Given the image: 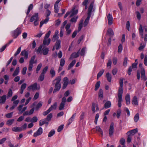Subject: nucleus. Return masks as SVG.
<instances>
[{
	"label": "nucleus",
	"instance_id": "f257e3e1",
	"mask_svg": "<svg viewBox=\"0 0 147 147\" xmlns=\"http://www.w3.org/2000/svg\"><path fill=\"white\" fill-rule=\"evenodd\" d=\"M124 80L123 78H121L119 81L120 87L119 88L118 94V105L119 107H121V102L122 101V95L123 93V87Z\"/></svg>",
	"mask_w": 147,
	"mask_h": 147
},
{
	"label": "nucleus",
	"instance_id": "f03ea898",
	"mask_svg": "<svg viewBox=\"0 0 147 147\" xmlns=\"http://www.w3.org/2000/svg\"><path fill=\"white\" fill-rule=\"evenodd\" d=\"M61 80V77L60 76H59L57 77L53 81L52 84H55V88L53 91L54 93L59 91L61 87V84L60 83Z\"/></svg>",
	"mask_w": 147,
	"mask_h": 147
},
{
	"label": "nucleus",
	"instance_id": "7ed1b4c3",
	"mask_svg": "<svg viewBox=\"0 0 147 147\" xmlns=\"http://www.w3.org/2000/svg\"><path fill=\"white\" fill-rule=\"evenodd\" d=\"M39 20L38 14V13H35L31 17L30 21L31 22H34V25L36 26L39 24Z\"/></svg>",
	"mask_w": 147,
	"mask_h": 147
},
{
	"label": "nucleus",
	"instance_id": "20e7f679",
	"mask_svg": "<svg viewBox=\"0 0 147 147\" xmlns=\"http://www.w3.org/2000/svg\"><path fill=\"white\" fill-rule=\"evenodd\" d=\"M22 30L20 28H17L16 29L12 32V36L16 38L21 34Z\"/></svg>",
	"mask_w": 147,
	"mask_h": 147
},
{
	"label": "nucleus",
	"instance_id": "39448f33",
	"mask_svg": "<svg viewBox=\"0 0 147 147\" xmlns=\"http://www.w3.org/2000/svg\"><path fill=\"white\" fill-rule=\"evenodd\" d=\"M94 4V2L93 1L91 3L89 7L88 12V16L90 17L92 15V12L94 11V9L93 8Z\"/></svg>",
	"mask_w": 147,
	"mask_h": 147
},
{
	"label": "nucleus",
	"instance_id": "423d86ee",
	"mask_svg": "<svg viewBox=\"0 0 147 147\" xmlns=\"http://www.w3.org/2000/svg\"><path fill=\"white\" fill-rule=\"evenodd\" d=\"M66 101V98L65 97H63L61 100V102L60 103L59 107V109L60 110H61L63 109L65 102Z\"/></svg>",
	"mask_w": 147,
	"mask_h": 147
},
{
	"label": "nucleus",
	"instance_id": "0eeeda50",
	"mask_svg": "<svg viewBox=\"0 0 147 147\" xmlns=\"http://www.w3.org/2000/svg\"><path fill=\"white\" fill-rule=\"evenodd\" d=\"M71 26V24L68 23L65 26V28L66 32V34L67 35H69L72 32V30L70 29Z\"/></svg>",
	"mask_w": 147,
	"mask_h": 147
},
{
	"label": "nucleus",
	"instance_id": "6e6552de",
	"mask_svg": "<svg viewBox=\"0 0 147 147\" xmlns=\"http://www.w3.org/2000/svg\"><path fill=\"white\" fill-rule=\"evenodd\" d=\"M114 133V123H111L109 129V133L110 137H111L112 136L113 133Z\"/></svg>",
	"mask_w": 147,
	"mask_h": 147
},
{
	"label": "nucleus",
	"instance_id": "1a4fd4ad",
	"mask_svg": "<svg viewBox=\"0 0 147 147\" xmlns=\"http://www.w3.org/2000/svg\"><path fill=\"white\" fill-rule=\"evenodd\" d=\"M37 83H35L33 84H32L28 87L27 89L29 90H34L37 89Z\"/></svg>",
	"mask_w": 147,
	"mask_h": 147
},
{
	"label": "nucleus",
	"instance_id": "9d476101",
	"mask_svg": "<svg viewBox=\"0 0 147 147\" xmlns=\"http://www.w3.org/2000/svg\"><path fill=\"white\" fill-rule=\"evenodd\" d=\"M42 129L41 127H40L37 131L34 134L33 136L34 137H36L41 135L42 133Z\"/></svg>",
	"mask_w": 147,
	"mask_h": 147
},
{
	"label": "nucleus",
	"instance_id": "9b49d317",
	"mask_svg": "<svg viewBox=\"0 0 147 147\" xmlns=\"http://www.w3.org/2000/svg\"><path fill=\"white\" fill-rule=\"evenodd\" d=\"M23 105H20L18 107L17 109L19 111V113L22 114L23 112H24L27 109V107H24L23 108H22Z\"/></svg>",
	"mask_w": 147,
	"mask_h": 147
},
{
	"label": "nucleus",
	"instance_id": "f8f14e48",
	"mask_svg": "<svg viewBox=\"0 0 147 147\" xmlns=\"http://www.w3.org/2000/svg\"><path fill=\"white\" fill-rule=\"evenodd\" d=\"M63 84L62 86L63 89H65L69 83V80L67 77H65L63 79Z\"/></svg>",
	"mask_w": 147,
	"mask_h": 147
},
{
	"label": "nucleus",
	"instance_id": "ddd939ff",
	"mask_svg": "<svg viewBox=\"0 0 147 147\" xmlns=\"http://www.w3.org/2000/svg\"><path fill=\"white\" fill-rule=\"evenodd\" d=\"M61 1V0H57L55 3L54 6V12L57 13L59 11L58 4Z\"/></svg>",
	"mask_w": 147,
	"mask_h": 147
},
{
	"label": "nucleus",
	"instance_id": "4468645a",
	"mask_svg": "<svg viewBox=\"0 0 147 147\" xmlns=\"http://www.w3.org/2000/svg\"><path fill=\"white\" fill-rule=\"evenodd\" d=\"M75 7H73L71 10L70 12V15L69 17L71 18L74 15L77 14L78 13V10H75Z\"/></svg>",
	"mask_w": 147,
	"mask_h": 147
},
{
	"label": "nucleus",
	"instance_id": "2eb2a0df",
	"mask_svg": "<svg viewBox=\"0 0 147 147\" xmlns=\"http://www.w3.org/2000/svg\"><path fill=\"white\" fill-rule=\"evenodd\" d=\"M107 18L108 20V24L111 25L113 23V18L112 15L110 13H109L107 16Z\"/></svg>",
	"mask_w": 147,
	"mask_h": 147
},
{
	"label": "nucleus",
	"instance_id": "dca6fc26",
	"mask_svg": "<svg viewBox=\"0 0 147 147\" xmlns=\"http://www.w3.org/2000/svg\"><path fill=\"white\" fill-rule=\"evenodd\" d=\"M34 111V108H32L30 111H26L24 112L23 114V116L30 115L32 114Z\"/></svg>",
	"mask_w": 147,
	"mask_h": 147
},
{
	"label": "nucleus",
	"instance_id": "f3484780",
	"mask_svg": "<svg viewBox=\"0 0 147 147\" xmlns=\"http://www.w3.org/2000/svg\"><path fill=\"white\" fill-rule=\"evenodd\" d=\"M58 33H59V31L58 30H56L55 31V34L53 36V37L52 38V40L53 42H55L59 38L58 37Z\"/></svg>",
	"mask_w": 147,
	"mask_h": 147
},
{
	"label": "nucleus",
	"instance_id": "a211bd4d",
	"mask_svg": "<svg viewBox=\"0 0 147 147\" xmlns=\"http://www.w3.org/2000/svg\"><path fill=\"white\" fill-rule=\"evenodd\" d=\"M20 55L24 56L25 59H26L28 58V52L26 50H24L22 51Z\"/></svg>",
	"mask_w": 147,
	"mask_h": 147
},
{
	"label": "nucleus",
	"instance_id": "6ab92c4d",
	"mask_svg": "<svg viewBox=\"0 0 147 147\" xmlns=\"http://www.w3.org/2000/svg\"><path fill=\"white\" fill-rule=\"evenodd\" d=\"M49 51V49L47 47H44L42 48V53L43 55H47Z\"/></svg>",
	"mask_w": 147,
	"mask_h": 147
},
{
	"label": "nucleus",
	"instance_id": "aec40b11",
	"mask_svg": "<svg viewBox=\"0 0 147 147\" xmlns=\"http://www.w3.org/2000/svg\"><path fill=\"white\" fill-rule=\"evenodd\" d=\"M137 132L138 129L136 128L127 132V135H129V134L131 136L134 135Z\"/></svg>",
	"mask_w": 147,
	"mask_h": 147
},
{
	"label": "nucleus",
	"instance_id": "412c9836",
	"mask_svg": "<svg viewBox=\"0 0 147 147\" xmlns=\"http://www.w3.org/2000/svg\"><path fill=\"white\" fill-rule=\"evenodd\" d=\"M79 54V51L77 53H73L70 56V59H72L74 58H75L78 57Z\"/></svg>",
	"mask_w": 147,
	"mask_h": 147
},
{
	"label": "nucleus",
	"instance_id": "4be33fe9",
	"mask_svg": "<svg viewBox=\"0 0 147 147\" xmlns=\"http://www.w3.org/2000/svg\"><path fill=\"white\" fill-rule=\"evenodd\" d=\"M51 41V39L50 38L48 39L44 38L43 44L44 45L48 46L50 44Z\"/></svg>",
	"mask_w": 147,
	"mask_h": 147
},
{
	"label": "nucleus",
	"instance_id": "5701e85b",
	"mask_svg": "<svg viewBox=\"0 0 147 147\" xmlns=\"http://www.w3.org/2000/svg\"><path fill=\"white\" fill-rule=\"evenodd\" d=\"M0 104H4L6 99V96L5 95H4L0 97Z\"/></svg>",
	"mask_w": 147,
	"mask_h": 147
},
{
	"label": "nucleus",
	"instance_id": "b1692460",
	"mask_svg": "<svg viewBox=\"0 0 147 147\" xmlns=\"http://www.w3.org/2000/svg\"><path fill=\"white\" fill-rule=\"evenodd\" d=\"M96 110V111H98L99 108L97 105L95 103H93L92 106V110L94 113L95 112Z\"/></svg>",
	"mask_w": 147,
	"mask_h": 147
},
{
	"label": "nucleus",
	"instance_id": "393cba45",
	"mask_svg": "<svg viewBox=\"0 0 147 147\" xmlns=\"http://www.w3.org/2000/svg\"><path fill=\"white\" fill-rule=\"evenodd\" d=\"M125 99L126 100V103L127 105L130 104V95L129 94H127L125 98Z\"/></svg>",
	"mask_w": 147,
	"mask_h": 147
},
{
	"label": "nucleus",
	"instance_id": "a878e982",
	"mask_svg": "<svg viewBox=\"0 0 147 147\" xmlns=\"http://www.w3.org/2000/svg\"><path fill=\"white\" fill-rule=\"evenodd\" d=\"M61 41L59 40H57L55 43V48L56 49L58 50L61 47Z\"/></svg>",
	"mask_w": 147,
	"mask_h": 147
},
{
	"label": "nucleus",
	"instance_id": "bb28decb",
	"mask_svg": "<svg viewBox=\"0 0 147 147\" xmlns=\"http://www.w3.org/2000/svg\"><path fill=\"white\" fill-rule=\"evenodd\" d=\"M132 103L133 105H138V98L136 96H135L133 97L132 99Z\"/></svg>",
	"mask_w": 147,
	"mask_h": 147
},
{
	"label": "nucleus",
	"instance_id": "cd10ccee",
	"mask_svg": "<svg viewBox=\"0 0 147 147\" xmlns=\"http://www.w3.org/2000/svg\"><path fill=\"white\" fill-rule=\"evenodd\" d=\"M26 86L27 84L26 83H23L20 89V93L21 94H22L23 93L24 90L26 88Z\"/></svg>",
	"mask_w": 147,
	"mask_h": 147
},
{
	"label": "nucleus",
	"instance_id": "c85d7f7f",
	"mask_svg": "<svg viewBox=\"0 0 147 147\" xmlns=\"http://www.w3.org/2000/svg\"><path fill=\"white\" fill-rule=\"evenodd\" d=\"M49 19V18L47 17L45 20H42L40 23V27H41L44 24L46 23L48 21Z\"/></svg>",
	"mask_w": 147,
	"mask_h": 147
},
{
	"label": "nucleus",
	"instance_id": "c756f323",
	"mask_svg": "<svg viewBox=\"0 0 147 147\" xmlns=\"http://www.w3.org/2000/svg\"><path fill=\"white\" fill-rule=\"evenodd\" d=\"M139 30L140 34L141 36V38H143V31L142 29V26L141 24L140 25Z\"/></svg>",
	"mask_w": 147,
	"mask_h": 147
},
{
	"label": "nucleus",
	"instance_id": "7c9ffc66",
	"mask_svg": "<svg viewBox=\"0 0 147 147\" xmlns=\"http://www.w3.org/2000/svg\"><path fill=\"white\" fill-rule=\"evenodd\" d=\"M12 131H13L17 132L22 131V129L20 127H15L12 128Z\"/></svg>",
	"mask_w": 147,
	"mask_h": 147
},
{
	"label": "nucleus",
	"instance_id": "2f4dec72",
	"mask_svg": "<svg viewBox=\"0 0 147 147\" xmlns=\"http://www.w3.org/2000/svg\"><path fill=\"white\" fill-rule=\"evenodd\" d=\"M109 35L110 36H112L114 35V32L113 30L111 28H109L107 31Z\"/></svg>",
	"mask_w": 147,
	"mask_h": 147
},
{
	"label": "nucleus",
	"instance_id": "473e14b6",
	"mask_svg": "<svg viewBox=\"0 0 147 147\" xmlns=\"http://www.w3.org/2000/svg\"><path fill=\"white\" fill-rule=\"evenodd\" d=\"M75 116L76 114H74L69 119L68 121V125H70L72 122L75 118Z\"/></svg>",
	"mask_w": 147,
	"mask_h": 147
},
{
	"label": "nucleus",
	"instance_id": "72a5a7b5",
	"mask_svg": "<svg viewBox=\"0 0 147 147\" xmlns=\"http://www.w3.org/2000/svg\"><path fill=\"white\" fill-rule=\"evenodd\" d=\"M50 74L51 75L52 78H53L55 76V72L53 67L51 68L50 71Z\"/></svg>",
	"mask_w": 147,
	"mask_h": 147
},
{
	"label": "nucleus",
	"instance_id": "f704fd0d",
	"mask_svg": "<svg viewBox=\"0 0 147 147\" xmlns=\"http://www.w3.org/2000/svg\"><path fill=\"white\" fill-rule=\"evenodd\" d=\"M111 103L110 101H108L104 105V107L106 108L107 109L110 107L111 106Z\"/></svg>",
	"mask_w": 147,
	"mask_h": 147
},
{
	"label": "nucleus",
	"instance_id": "c9c22d12",
	"mask_svg": "<svg viewBox=\"0 0 147 147\" xmlns=\"http://www.w3.org/2000/svg\"><path fill=\"white\" fill-rule=\"evenodd\" d=\"M106 77L107 80L109 82H111V76L109 72L107 73L106 74Z\"/></svg>",
	"mask_w": 147,
	"mask_h": 147
},
{
	"label": "nucleus",
	"instance_id": "e433bc0d",
	"mask_svg": "<svg viewBox=\"0 0 147 147\" xmlns=\"http://www.w3.org/2000/svg\"><path fill=\"white\" fill-rule=\"evenodd\" d=\"M76 61L75 60H73L69 64V65L68 66V69H70L72 67H73L76 63Z\"/></svg>",
	"mask_w": 147,
	"mask_h": 147
},
{
	"label": "nucleus",
	"instance_id": "4c0bfd02",
	"mask_svg": "<svg viewBox=\"0 0 147 147\" xmlns=\"http://www.w3.org/2000/svg\"><path fill=\"white\" fill-rule=\"evenodd\" d=\"M19 67H17L13 74V76H15L17 75L19 73Z\"/></svg>",
	"mask_w": 147,
	"mask_h": 147
},
{
	"label": "nucleus",
	"instance_id": "58836bf2",
	"mask_svg": "<svg viewBox=\"0 0 147 147\" xmlns=\"http://www.w3.org/2000/svg\"><path fill=\"white\" fill-rule=\"evenodd\" d=\"M57 106V103L55 102L53 105H51V107L49 109L51 111L55 109Z\"/></svg>",
	"mask_w": 147,
	"mask_h": 147
},
{
	"label": "nucleus",
	"instance_id": "ea45409f",
	"mask_svg": "<svg viewBox=\"0 0 147 147\" xmlns=\"http://www.w3.org/2000/svg\"><path fill=\"white\" fill-rule=\"evenodd\" d=\"M96 130L98 131V132L100 133L102 136L103 135V133L102 131L99 126H98L96 127Z\"/></svg>",
	"mask_w": 147,
	"mask_h": 147
},
{
	"label": "nucleus",
	"instance_id": "a19ab883",
	"mask_svg": "<svg viewBox=\"0 0 147 147\" xmlns=\"http://www.w3.org/2000/svg\"><path fill=\"white\" fill-rule=\"evenodd\" d=\"M90 18V17H89L88 16H87V17L86 19L85 20L84 22V26H86L88 24L89 22V20Z\"/></svg>",
	"mask_w": 147,
	"mask_h": 147
},
{
	"label": "nucleus",
	"instance_id": "79ce46f5",
	"mask_svg": "<svg viewBox=\"0 0 147 147\" xmlns=\"http://www.w3.org/2000/svg\"><path fill=\"white\" fill-rule=\"evenodd\" d=\"M33 7V5L32 4H30L28 7V10L26 12V14L28 15L29 13L31 10L32 9Z\"/></svg>",
	"mask_w": 147,
	"mask_h": 147
},
{
	"label": "nucleus",
	"instance_id": "37998d69",
	"mask_svg": "<svg viewBox=\"0 0 147 147\" xmlns=\"http://www.w3.org/2000/svg\"><path fill=\"white\" fill-rule=\"evenodd\" d=\"M46 119H45L40 120L39 122V125L41 126L45 123H46Z\"/></svg>",
	"mask_w": 147,
	"mask_h": 147
},
{
	"label": "nucleus",
	"instance_id": "c03bdc74",
	"mask_svg": "<svg viewBox=\"0 0 147 147\" xmlns=\"http://www.w3.org/2000/svg\"><path fill=\"white\" fill-rule=\"evenodd\" d=\"M42 45H40L39 46L38 49L36 51V53L37 54H39L40 53L42 54Z\"/></svg>",
	"mask_w": 147,
	"mask_h": 147
},
{
	"label": "nucleus",
	"instance_id": "a18cd8bd",
	"mask_svg": "<svg viewBox=\"0 0 147 147\" xmlns=\"http://www.w3.org/2000/svg\"><path fill=\"white\" fill-rule=\"evenodd\" d=\"M139 114L138 113H137L135 115L134 117V121L135 122H137L139 120Z\"/></svg>",
	"mask_w": 147,
	"mask_h": 147
},
{
	"label": "nucleus",
	"instance_id": "49530a36",
	"mask_svg": "<svg viewBox=\"0 0 147 147\" xmlns=\"http://www.w3.org/2000/svg\"><path fill=\"white\" fill-rule=\"evenodd\" d=\"M45 75L41 74L38 78V80L40 81H43L44 79Z\"/></svg>",
	"mask_w": 147,
	"mask_h": 147
},
{
	"label": "nucleus",
	"instance_id": "de8ad7c7",
	"mask_svg": "<svg viewBox=\"0 0 147 147\" xmlns=\"http://www.w3.org/2000/svg\"><path fill=\"white\" fill-rule=\"evenodd\" d=\"M104 72V70L102 69L101 70L98 74L97 75V78H100L103 74Z\"/></svg>",
	"mask_w": 147,
	"mask_h": 147
},
{
	"label": "nucleus",
	"instance_id": "09e8293b",
	"mask_svg": "<svg viewBox=\"0 0 147 147\" xmlns=\"http://www.w3.org/2000/svg\"><path fill=\"white\" fill-rule=\"evenodd\" d=\"M100 82L99 81L97 82L95 84L94 90L96 91L99 88L100 85Z\"/></svg>",
	"mask_w": 147,
	"mask_h": 147
},
{
	"label": "nucleus",
	"instance_id": "8fccbe9b",
	"mask_svg": "<svg viewBox=\"0 0 147 147\" xmlns=\"http://www.w3.org/2000/svg\"><path fill=\"white\" fill-rule=\"evenodd\" d=\"M78 18V16H74L70 20V21L72 23H76L77 21Z\"/></svg>",
	"mask_w": 147,
	"mask_h": 147
},
{
	"label": "nucleus",
	"instance_id": "3c124183",
	"mask_svg": "<svg viewBox=\"0 0 147 147\" xmlns=\"http://www.w3.org/2000/svg\"><path fill=\"white\" fill-rule=\"evenodd\" d=\"M53 115L51 113H50L47 116V118L45 119H46V121L47 120L48 121H50Z\"/></svg>",
	"mask_w": 147,
	"mask_h": 147
},
{
	"label": "nucleus",
	"instance_id": "603ef678",
	"mask_svg": "<svg viewBox=\"0 0 147 147\" xmlns=\"http://www.w3.org/2000/svg\"><path fill=\"white\" fill-rule=\"evenodd\" d=\"M35 58V56L34 55L30 59V61L29 63H32V64H33L34 63H36V62L34 61V60Z\"/></svg>",
	"mask_w": 147,
	"mask_h": 147
},
{
	"label": "nucleus",
	"instance_id": "864d4df0",
	"mask_svg": "<svg viewBox=\"0 0 147 147\" xmlns=\"http://www.w3.org/2000/svg\"><path fill=\"white\" fill-rule=\"evenodd\" d=\"M128 60V59L127 57H125L124 59L123 65L125 67L127 66Z\"/></svg>",
	"mask_w": 147,
	"mask_h": 147
},
{
	"label": "nucleus",
	"instance_id": "5fc2aeb1",
	"mask_svg": "<svg viewBox=\"0 0 147 147\" xmlns=\"http://www.w3.org/2000/svg\"><path fill=\"white\" fill-rule=\"evenodd\" d=\"M55 131L54 130H51L49 133L48 136L49 137L52 136L55 134Z\"/></svg>",
	"mask_w": 147,
	"mask_h": 147
},
{
	"label": "nucleus",
	"instance_id": "6e6d98bb",
	"mask_svg": "<svg viewBox=\"0 0 147 147\" xmlns=\"http://www.w3.org/2000/svg\"><path fill=\"white\" fill-rule=\"evenodd\" d=\"M136 17L137 19L139 20H140L141 18V15L140 13L138 11H136Z\"/></svg>",
	"mask_w": 147,
	"mask_h": 147
},
{
	"label": "nucleus",
	"instance_id": "4d7b16f0",
	"mask_svg": "<svg viewBox=\"0 0 147 147\" xmlns=\"http://www.w3.org/2000/svg\"><path fill=\"white\" fill-rule=\"evenodd\" d=\"M42 102H39L36 106V110H38L39 108L40 107L42 106Z\"/></svg>",
	"mask_w": 147,
	"mask_h": 147
},
{
	"label": "nucleus",
	"instance_id": "13d9d810",
	"mask_svg": "<svg viewBox=\"0 0 147 147\" xmlns=\"http://www.w3.org/2000/svg\"><path fill=\"white\" fill-rule=\"evenodd\" d=\"M103 90L102 89H100L99 90V93H98V96L99 97L102 98L103 97Z\"/></svg>",
	"mask_w": 147,
	"mask_h": 147
},
{
	"label": "nucleus",
	"instance_id": "bf43d9fd",
	"mask_svg": "<svg viewBox=\"0 0 147 147\" xmlns=\"http://www.w3.org/2000/svg\"><path fill=\"white\" fill-rule=\"evenodd\" d=\"M86 48L84 47L81 50L80 55L82 56H84L85 55Z\"/></svg>",
	"mask_w": 147,
	"mask_h": 147
},
{
	"label": "nucleus",
	"instance_id": "052dcab7",
	"mask_svg": "<svg viewBox=\"0 0 147 147\" xmlns=\"http://www.w3.org/2000/svg\"><path fill=\"white\" fill-rule=\"evenodd\" d=\"M14 121V120L13 119L9 120L7 121L6 124L9 125H11L13 123Z\"/></svg>",
	"mask_w": 147,
	"mask_h": 147
},
{
	"label": "nucleus",
	"instance_id": "680f3d73",
	"mask_svg": "<svg viewBox=\"0 0 147 147\" xmlns=\"http://www.w3.org/2000/svg\"><path fill=\"white\" fill-rule=\"evenodd\" d=\"M65 60L64 59L62 58L60 60V65L61 66L63 67L65 63Z\"/></svg>",
	"mask_w": 147,
	"mask_h": 147
},
{
	"label": "nucleus",
	"instance_id": "e2e57ef3",
	"mask_svg": "<svg viewBox=\"0 0 147 147\" xmlns=\"http://www.w3.org/2000/svg\"><path fill=\"white\" fill-rule=\"evenodd\" d=\"M21 47H20L17 49L16 52L14 54V56H16L17 55L19 54L21 51Z\"/></svg>",
	"mask_w": 147,
	"mask_h": 147
},
{
	"label": "nucleus",
	"instance_id": "0e129e2a",
	"mask_svg": "<svg viewBox=\"0 0 147 147\" xmlns=\"http://www.w3.org/2000/svg\"><path fill=\"white\" fill-rule=\"evenodd\" d=\"M83 22V21H81V22L80 23L79 25V26L78 29V32H79L81 30V28L82 27Z\"/></svg>",
	"mask_w": 147,
	"mask_h": 147
},
{
	"label": "nucleus",
	"instance_id": "69168bd1",
	"mask_svg": "<svg viewBox=\"0 0 147 147\" xmlns=\"http://www.w3.org/2000/svg\"><path fill=\"white\" fill-rule=\"evenodd\" d=\"M38 120L37 117L36 116H34L32 117L30 121V122L32 123L36 122Z\"/></svg>",
	"mask_w": 147,
	"mask_h": 147
},
{
	"label": "nucleus",
	"instance_id": "338daca9",
	"mask_svg": "<svg viewBox=\"0 0 147 147\" xmlns=\"http://www.w3.org/2000/svg\"><path fill=\"white\" fill-rule=\"evenodd\" d=\"M112 63V61L111 60V59H109L108 60L107 64V67H109V68H111V65Z\"/></svg>",
	"mask_w": 147,
	"mask_h": 147
},
{
	"label": "nucleus",
	"instance_id": "774afa93",
	"mask_svg": "<svg viewBox=\"0 0 147 147\" xmlns=\"http://www.w3.org/2000/svg\"><path fill=\"white\" fill-rule=\"evenodd\" d=\"M13 94L12 90L11 89H9V90L7 94V97H10Z\"/></svg>",
	"mask_w": 147,
	"mask_h": 147
}]
</instances>
